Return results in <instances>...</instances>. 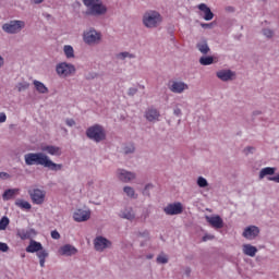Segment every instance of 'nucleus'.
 <instances>
[{
    "mask_svg": "<svg viewBox=\"0 0 279 279\" xmlns=\"http://www.w3.org/2000/svg\"><path fill=\"white\" fill-rule=\"evenodd\" d=\"M24 160L28 167L40 165L41 167H46V169H50V171L62 170V163L53 162L49 159V156L43 153H28L24 156Z\"/></svg>",
    "mask_w": 279,
    "mask_h": 279,
    "instance_id": "f257e3e1",
    "label": "nucleus"
},
{
    "mask_svg": "<svg viewBox=\"0 0 279 279\" xmlns=\"http://www.w3.org/2000/svg\"><path fill=\"white\" fill-rule=\"evenodd\" d=\"M26 252L28 254H35L36 252L37 258H39L40 267H45V263L49 256V253L46 250H43V244L40 242L31 240L28 246L26 247Z\"/></svg>",
    "mask_w": 279,
    "mask_h": 279,
    "instance_id": "f03ea898",
    "label": "nucleus"
},
{
    "mask_svg": "<svg viewBox=\"0 0 279 279\" xmlns=\"http://www.w3.org/2000/svg\"><path fill=\"white\" fill-rule=\"evenodd\" d=\"M83 3L87 8L86 13L92 16H101L108 12L106 5L101 3V0H83Z\"/></svg>",
    "mask_w": 279,
    "mask_h": 279,
    "instance_id": "7ed1b4c3",
    "label": "nucleus"
},
{
    "mask_svg": "<svg viewBox=\"0 0 279 279\" xmlns=\"http://www.w3.org/2000/svg\"><path fill=\"white\" fill-rule=\"evenodd\" d=\"M143 23L145 27H158V25L162 23V15H160L158 11H148L143 16Z\"/></svg>",
    "mask_w": 279,
    "mask_h": 279,
    "instance_id": "20e7f679",
    "label": "nucleus"
},
{
    "mask_svg": "<svg viewBox=\"0 0 279 279\" xmlns=\"http://www.w3.org/2000/svg\"><path fill=\"white\" fill-rule=\"evenodd\" d=\"M86 135L92 141H95L96 143H101V141H106V131L104 130V126L99 124H95L87 129Z\"/></svg>",
    "mask_w": 279,
    "mask_h": 279,
    "instance_id": "39448f33",
    "label": "nucleus"
},
{
    "mask_svg": "<svg viewBox=\"0 0 279 279\" xmlns=\"http://www.w3.org/2000/svg\"><path fill=\"white\" fill-rule=\"evenodd\" d=\"M23 28H25V23L21 20L10 21L2 25V29L7 34H19Z\"/></svg>",
    "mask_w": 279,
    "mask_h": 279,
    "instance_id": "423d86ee",
    "label": "nucleus"
},
{
    "mask_svg": "<svg viewBox=\"0 0 279 279\" xmlns=\"http://www.w3.org/2000/svg\"><path fill=\"white\" fill-rule=\"evenodd\" d=\"M28 195H29L33 204L40 206V205L45 204V198L47 197V192H45V190L35 187V189L28 190Z\"/></svg>",
    "mask_w": 279,
    "mask_h": 279,
    "instance_id": "0eeeda50",
    "label": "nucleus"
},
{
    "mask_svg": "<svg viewBox=\"0 0 279 279\" xmlns=\"http://www.w3.org/2000/svg\"><path fill=\"white\" fill-rule=\"evenodd\" d=\"M83 40L86 45H99L101 43V33L96 32L95 28L84 32Z\"/></svg>",
    "mask_w": 279,
    "mask_h": 279,
    "instance_id": "6e6552de",
    "label": "nucleus"
},
{
    "mask_svg": "<svg viewBox=\"0 0 279 279\" xmlns=\"http://www.w3.org/2000/svg\"><path fill=\"white\" fill-rule=\"evenodd\" d=\"M56 71L59 77H69L75 73V66L71 63L61 62L57 64Z\"/></svg>",
    "mask_w": 279,
    "mask_h": 279,
    "instance_id": "1a4fd4ad",
    "label": "nucleus"
},
{
    "mask_svg": "<svg viewBox=\"0 0 279 279\" xmlns=\"http://www.w3.org/2000/svg\"><path fill=\"white\" fill-rule=\"evenodd\" d=\"M110 245H112V243L101 235L96 236L94 240V247L96 252H104L107 247H110Z\"/></svg>",
    "mask_w": 279,
    "mask_h": 279,
    "instance_id": "9d476101",
    "label": "nucleus"
},
{
    "mask_svg": "<svg viewBox=\"0 0 279 279\" xmlns=\"http://www.w3.org/2000/svg\"><path fill=\"white\" fill-rule=\"evenodd\" d=\"M184 210V207L182 206V203H172L169 204L167 207L163 208V211L166 215H182Z\"/></svg>",
    "mask_w": 279,
    "mask_h": 279,
    "instance_id": "9b49d317",
    "label": "nucleus"
},
{
    "mask_svg": "<svg viewBox=\"0 0 279 279\" xmlns=\"http://www.w3.org/2000/svg\"><path fill=\"white\" fill-rule=\"evenodd\" d=\"M258 234H260V229H258L256 226H250L244 229L242 236L247 239V241H254Z\"/></svg>",
    "mask_w": 279,
    "mask_h": 279,
    "instance_id": "f8f14e48",
    "label": "nucleus"
},
{
    "mask_svg": "<svg viewBox=\"0 0 279 279\" xmlns=\"http://www.w3.org/2000/svg\"><path fill=\"white\" fill-rule=\"evenodd\" d=\"M144 117L147 121L154 123L156 121H160V111L154 107H149L146 109Z\"/></svg>",
    "mask_w": 279,
    "mask_h": 279,
    "instance_id": "ddd939ff",
    "label": "nucleus"
},
{
    "mask_svg": "<svg viewBox=\"0 0 279 279\" xmlns=\"http://www.w3.org/2000/svg\"><path fill=\"white\" fill-rule=\"evenodd\" d=\"M171 93L182 94L184 90H189V85L184 82L174 81L170 84Z\"/></svg>",
    "mask_w": 279,
    "mask_h": 279,
    "instance_id": "4468645a",
    "label": "nucleus"
},
{
    "mask_svg": "<svg viewBox=\"0 0 279 279\" xmlns=\"http://www.w3.org/2000/svg\"><path fill=\"white\" fill-rule=\"evenodd\" d=\"M73 219L78 223L82 221H88L90 219V211H86L84 209H77L73 215Z\"/></svg>",
    "mask_w": 279,
    "mask_h": 279,
    "instance_id": "2eb2a0df",
    "label": "nucleus"
},
{
    "mask_svg": "<svg viewBox=\"0 0 279 279\" xmlns=\"http://www.w3.org/2000/svg\"><path fill=\"white\" fill-rule=\"evenodd\" d=\"M206 221L209 222V225L213 228H216L217 230H220V228H223V219H221L220 216H207Z\"/></svg>",
    "mask_w": 279,
    "mask_h": 279,
    "instance_id": "dca6fc26",
    "label": "nucleus"
},
{
    "mask_svg": "<svg viewBox=\"0 0 279 279\" xmlns=\"http://www.w3.org/2000/svg\"><path fill=\"white\" fill-rule=\"evenodd\" d=\"M61 256H75L77 254V248L71 244H65L59 250Z\"/></svg>",
    "mask_w": 279,
    "mask_h": 279,
    "instance_id": "f3484780",
    "label": "nucleus"
},
{
    "mask_svg": "<svg viewBox=\"0 0 279 279\" xmlns=\"http://www.w3.org/2000/svg\"><path fill=\"white\" fill-rule=\"evenodd\" d=\"M118 178L121 182H132V180L136 178V174L129 172L126 170L120 169L118 170Z\"/></svg>",
    "mask_w": 279,
    "mask_h": 279,
    "instance_id": "a211bd4d",
    "label": "nucleus"
},
{
    "mask_svg": "<svg viewBox=\"0 0 279 279\" xmlns=\"http://www.w3.org/2000/svg\"><path fill=\"white\" fill-rule=\"evenodd\" d=\"M198 10L204 13V20L205 21H213L215 19V14L213 11L208 8L206 3L198 4Z\"/></svg>",
    "mask_w": 279,
    "mask_h": 279,
    "instance_id": "6ab92c4d",
    "label": "nucleus"
},
{
    "mask_svg": "<svg viewBox=\"0 0 279 279\" xmlns=\"http://www.w3.org/2000/svg\"><path fill=\"white\" fill-rule=\"evenodd\" d=\"M242 252L245 254V256H251V258H254L258 252V248L252 244H243Z\"/></svg>",
    "mask_w": 279,
    "mask_h": 279,
    "instance_id": "aec40b11",
    "label": "nucleus"
},
{
    "mask_svg": "<svg viewBox=\"0 0 279 279\" xmlns=\"http://www.w3.org/2000/svg\"><path fill=\"white\" fill-rule=\"evenodd\" d=\"M41 150L46 151L50 156H61L62 155V149H60V147L53 146V145L43 146Z\"/></svg>",
    "mask_w": 279,
    "mask_h": 279,
    "instance_id": "412c9836",
    "label": "nucleus"
},
{
    "mask_svg": "<svg viewBox=\"0 0 279 279\" xmlns=\"http://www.w3.org/2000/svg\"><path fill=\"white\" fill-rule=\"evenodd\" d=\"M36 234V231L34 229H22L17 231V236L22 239V241H27V239H32Z\"/></svg>",
    "mask_w": 279,
    "mask_h": 279,
    "instance_id": "4be33fe9",
    "label": "nucleus"
},
{
    "mask_svg": "<svg viewBox=\"0 0 279 279\" xmlns=\"http://www.w3.org/2000/svg\"><path fill=\"white\" fill-rule=\"evenodd\" d=\"M217 77L221 80L222 82H228L229 80H232L234 77V73L230 70H221L217 72Z\"/></svg>",
    "mask_w": 279,
    "mask_h": 279,
    "instance_id": "5701e85b",
    "label": "nucleus"
},
{
    "mask_svg": "<svg viewBox=\"0 0 279 279\" xmlns=\"http://www.w3.org/2000/svg\"><path fill=\"white\" fill-rule=\"evenodd\" d=\"M274 173H276V168H271V167L263 168L259 171V180H263L264 178H266V175H274Z\"/></svg>",
    "mask_w": 279,
    "mask_h": 279,
    "instance_id": "b1692460",
    "label": "nucleus"
},
{
    "mask_svg": "<svg viewBox=\"0 0 279 279\" xmlns=\"http://www.w3.org/2000/svg\"><path fill=\"white\" fill-rule=\"evenodd\" d=\"M15 206H17V208H22V210H32V204L24 199L15 201Z\"/></svg>",
    "mask_w": 279,
    "mask_h": 279,
    "instance_id": "393cba45",
    "label": "nucleus"
},
{
    "mask_svg": "<svg viewBox=\"0 0 279 279\" xmlns=\"http://www.w3.org/2000/svg\"><path fill=\"white\" fill-rule=\"evenodd\" d=\"M120 217H122V219H129V221H132V219L135 217L134 210H132V208H126L121 211Z\"/></svg>",
    "mask_w": 279,
    "mask_h": 279,
    "instance_id": "a878e982",
    "label": "nucleus"
},
{
    "mask_svg": "<svg viewBox=\"0 0 279 279\" xmlns=\"http://www.w3.org/2000/svg\"><path fill=\"white\" fill-rule=\"evenodd\" d=\"M34 86H35L36 90L38 93H41L43 95L49 93V88H47V86H45V84H43L39 81H34Z\"/></svg>",
    "mask_w": 279,
    "mask_h": 279,
    "instance_id": "bb28decb",
    "label": "nucleus"
},
{
    "mask_svg": "<svg viewBox=\"0 0 279 279\" xmlns=\"http://www.w3.org/2000/svg\"><path fill=\"white\" fill-rule=\"evenodd\" d=\"M19 192V189H9L7 191H4L2 197L3 199H12V197H14V195H16V193Z\"/></svg>",
    "mask_w": 279,
    "mask_h": 279,
    "instance_id": "cd10ccee",
    "label": "nucleus"
},
{
    "mask_svg": "<svg viewBox=\"0 0 279 279\" xmlns=\"http://www.w3.org/2000/svg\"><path fill=\"white\" fill-rule=\"evenodd\" d=\"M197 49L198 51H201V53L205 54L208 53V51H210V48L208 47V44L206 41H201L197 44Z\"/></svg>",
    "mask_w": 279,
    "mask_h": 279,
    "instance_id": "c85d7f7f",
    "label": "nucleus"
},
{
    "mask_svg": "<svg viewBox=\"0 0 279 279\" xmlns=\"http://www.w3.org/2000/svg\"><path fill=\"white\" fill-rule=\"evenodd\" d=\"M199 62L203 66H208L215 62V59L213 57H202Z\"/></svg>",
    "mask_w": 279,
    "mask_h": 279,
    "instance_id": "c756f323",
    "label": "nucleus"
},
{
    "mask_svg": "<svg viewBox=\"0 0 279 279\" xmlns=\"http://www.w3.org/2000/svg\"><path fill=\"white\" fill-rule=\"evenodd\" d=\"M8 226H10V218L4 216L0 219V230H5Z\"/></svg>",
    "mask_w": 279,
    "mask_h": 279,
    "instance_id": "7c9ffc66",
    "label": "nucleus"
},
{
    "mask_svg": "<svg viewBox=\"0 0 279 279\" xmlns=\"http://www.w3.org/2000/svg\"><path fill=\"white\" fill-rule=\"evenodd\" d=\"M63 51L66 56V58H74V50L71 46H64Z\"/></svg>",
    "mask_w": 279,
    "mask_h": 279,
    "instance_id": "2f4dec72",
    "label": "nucleus"
},
{
    "mask_svg": "<svg viewBox=\"0 0 279 279\" xmlns=\"http://www.w3.org/2000/svg\"><path fill=\"white\" fill-rule=\"evenodd\" d=\"M123 191H124V193H126L128 197H136V194H135L133 187L124 186Z\"/></svg>",
    "mask_w": 279,
    "mask_h": 279,
    "instance_id": "473e14b6",
    "label": "nucleus"
},
{
    "mask_svg": "<svg viewBox=\"0 0 279 279\" xmlns=\"http://www.w3.org/2000/svg\"><path fill=\"white\" fill-rule=\"evenodd\" d=\"M197 184L201 189H206V186H208V181L205 178L199 177L197 179Z\"/></svg>",
    "mask_w": 279,
    "mask_h": 279,
    "instance_id": "72a5a7b5",
    "label": "nucleus"
},
{
    "mask_svg": "<svg viewBox=\"0 0 279 279\" xmlns=\"http://www.w3.org/2000/svg\"><path fill=\"white\" fill-rule=\"evenodd\" d=\"M157 263H160L161 265H165L166 263H169V258H167V255H159L157 257Z\"/></svg>",
    "mask_w": 279,
    "mask_h": 279,
    "instance_id": "f704fd0d",
    "label": "nucleus"
},
{
    "mask_svg": "<svg viewBox=\"0 0 279 279\" xmlns=\"http://www.w3.org/2000/svg\"><path fill=\"white\" fill-rule=\"evenodd\" d=\"M118 58L125 60V58H134V54H130V52H121L118 54Z\"/></svg>",
    "mask_w": 279,
    "mask_h": 279,
    "instance_id": "c9c22d12",
    "label": "nucleus"
},
{
    "mask_svg": "<svg viewBox=\"0 0 279 279\" xmlns=\"http://www.w3.org/2000/svg\"><path fill=\"white\" fill-rule=\"evenodd\" d=\"M264 36H266V38H271L274 36V31L269 29V28H265L263 31Z\"/></svg>",
    "mask_w": 279,
    "mask_h": 279,
    "instance_id": "e433bc0d",
    "label": "nucleus"
},
{
    "mask_svg": "<svg viewBox=\"0 0 279 279\" xmlns=\"http://www.w3.org/2000/svg\"><path fill=\"white\" fill-rule=\"evenodd\" d=\"M10 250V246L8 244L0 242V252H8Z\"/></svg>",
    "mask_w": 279,
    "mask_h": 279,
    "instance_id": "4c0bfd02",
    "label": "nucleus"
},
{
    "mask_svg": "<svg viewBox=\"0 0 279 279\" xmlns=\"http://www.w3.org/2000/svg\"><path fill=\"white\" fill-rule=\"evenodd\" d=\"M133 151H134V145L124 147V154H133Z\"/></svg>",
    "mask_w": 279,
    "mask_h": 279,
    "instance_id": "58836bf2",
    "label": "nucleus"
},
{
    "mask_svg": "<svg viewBox=\"0 0 279 279\" xmlns=\"http://www.w3.org/2000/svg\"><path fill=\"white\" fill-rule=\"evenodd\" d=\"M51 239L58 241V239H60V232H58L57 230L51 231Z\"/></svg>",
    "mask_w": 279,
    "mask_h": 279,
    "instance_id": "ea45409f",
    "label": "nucleus"
},
{
    "mask_svg": "<svg viewBox=\"0 0 279 279\" xmlns=\"http://www.w3.org/2000/svg\"><path fill=\"white\" fill-rule=\"evenodd\" d=\"M136 93H138V89H136V88H134V87H131V88L129 89L128 95H130L131 97H133V95H136Z\"/></svg>",
    "mask_w": 279,
    "mask_h": 279,
    "instance_id": "a19ab883",
    "label": "nucleus"
},
{
    "mask_svg": "<svg viewBox=\"0 0 279 279\" xmlns=\"http://www.w3.org/2000/svg\"><path fill=\"white\" fill-rule=\"evenodd\" d=\"M8 120V117L5 116L4 112L0 113V123H5V121Z\"/></svg>",
    "mask_w": 279,
    "mask_h": 279,
    "instance_id": "79ce46f5",
    "label": "nucleus"
},
{
    "mask_svg": "<svg viewBox=\"0 0 279 279\" xmlns=\"http://www.w3.org/2000/svg\"><path fill=\"white\" fill-rule=\"evenodd\" d=\"M268 180L270 182H277V184H279V174L275 175V177H269Z\"/></svg>",
    "mask_w": 279,
    "mask_h": 279,
    "instance_id": "37998d69",
    "label": "nucleus"
},
{
    "mask_svg": "<svg viewBox=\"0 0 279 279\" xmlns=\"http://www.w3.org/2000/svg\"><path fill=\"white\" fill-rule=\"evenodd\" d=\"M65 123H66V125H69V128H73V125H75V120H73V119H68V120L65 121Z\"/></svg>",
    "mask_w": 279,
    "mask_h": 279,
    "instance_id": "c03bdc74",
    "label": "nucleus"
},
{
    "mask_svg": "<svg viewBox=\"0 0 279 279\" xmlns=\"http://www.w3.org/2000/svg\"><path fill=\"white\" fill-rule=\"evenodd\" d=\"M8 178H10V174L8 172H0V179L1 180H5Z\"/></svg>",
    "mask_w": 279,
    "mask_h": 279,
    "instance_id": "a18cd8bd",
    "label": "nucleus"
},
{
    "mask_svg": "<svg viewBox=\"0 0 279 279\" xmlns=\"http://www.w3.org/2000/svg\"><path fill=\"white\" fill-rule=\"evenodd\" d=\"M173 113L175 114V117H182V110L180 108H175Z\"/></svg>",
    "mask_w": 279,
    "mask_h": 279,
    "instance_id": "49530a36",
    "label": "nucleus"
},
{
    "mask_svg": "<svg viewBox=\"0 0 279 279\" xmlns=\"http://www.w3.org/2000/svg\"><path fill=\"white\" fill-rule=\"evenodd\" d=\"M210 239H215V236H214V235H205V236L203 238V241H208V240H210Z\"/></svg>",
    "mask_w": 279,
    "mask_h": 279,
    "instance_id": "de8ad7c7",
    "label": "nucleus"
},
{
    "mask_svg": "<svg viewBox=\"0 0 279 279\" xmlns=\"http://www.w3.org/2000/svg\"><path fill=\"white\" fill-rule=\"evenodd\" d=\"M3 64H5V60L0 56V69L3 66Z\"/></svg>",
    "mask_w": 279,
    "mask_h": 279,
    "instance_id": "09e8293b",
    "label": "nucleus"
},
{
    "mask_svg": "<svg viewBox=\"0 0 279 279\" xmlns=\"http://www.w3.org/2000/svg\"><path fill=\"white\" fill-rule=\"evenodd\" d=\"M226 12H234L233 7H227V8H226Z\"/></svg>",
    "mask_w": 279,
    "mask_h": 279,
    "instance_id": "8fccbe9b",
    "label": "nucleus"
},
{
    "mask_svg": "<svg viewBox=\"0 0 279 279\" xmlns=\"http://www.w3.org/2000/svg\"><path fill=\"white\" fill-rule=\"evenodd\" d=\"M253 149H254V147H247L244 151H245V154H250V153H252Z\"/></svg>",
    "mask_w": 279,
    "mask_h": 279,
    "instance_id": "3c124183",
    "label": "nucleus"
},
{
    "mask_svg": "<svg viewBox=\"0 0 279 279\" xmlns=\"http://www.w3.org/2000/svg\"><path fill=\"white\" fill-rule=\"evenodd\" d=\"M34 1V3H43V1H45V0H33Z\"/></svg>",
    "mask_w": 279,
    "mask_h": 279,
    "instance_id": "603ef678",
    "label": "nucleus"
},
{
    "mask_svg": "<svg viewBox=\"0 0 279 279\" xmlns=\"http://www.w3.org/2000/svg\"><path fill=\"white\" fill-rule=\"evenodd\" d=\"M147 189H151V185H146L145 191H147Z\"/></svg>",
    "mask_w": 279,
    "mask_h": 279,
    "instance_id": "864d4df0",
    "label": "nucleus"
},
{
    "mask_svg": "<svg viewBox=\"0 0 279 279\" xmlns=\"http://www.w3.org/2000/svg\"><path fill=\"white\" fill-rule=\"evenodd\" d=\"M147 258L151 259L154 258V255H148Z\"/></svg>",
    "mask_w": 279,
    "mask_h": 279,
    "instance_id": "5fc2aeb1",
    "label": "nucleus"
},
{
    "mask_svg": "<svg viewBox=\"0 0 279 279\" xmlns=\"http://www.w3.org/2000/svg\"><path fill=\"white\" fill-rule=\"evenodd\" d=\"M22 258H25V253H24V254H22Z\"/></svg>",
    "mask_w": 279,
    "mask_h": 279,
    "instance_id": "6e6d98bb",
    "label": "nucleus"
}]
</instances>
